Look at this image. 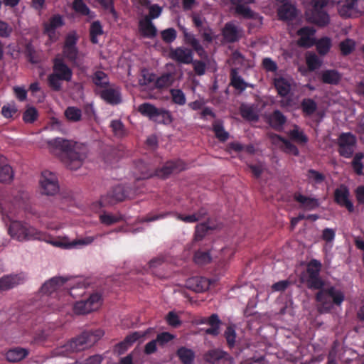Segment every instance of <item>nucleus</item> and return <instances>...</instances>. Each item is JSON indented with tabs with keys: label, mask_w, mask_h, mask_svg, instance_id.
I'll list each match as a JSON object with an SVG mask.
<instances>
[{
	"label": "nucleus",
	"mask_w": 364,
	"mask_h": 364,
	"mask_svg": "<svg viewBox=\"0 0 364 364\" xmlns=\"http://www.w3.org/2000/svg\"><path fill=\"white\" fill-rule=\"evenodd\" d=\"M53 150L59 151L60 160L70 170H77L87 157V147L82 143L63 138H55L48 142Z\"/></svg>",
	"instance_id": "obj_1"
},
{
	"label": "nucleus",
	"mask_w": 364,
	"mask_h": 364,
	"mask_svg": "<svg viewBox=\"0 0 364 364\" xmlns=\"http://www.w3.org/2000/svg\"><path fill=\"white\" fill-rule=\"evenodd\" d=\"M104 335L102 329L85 331L66 344L53 350L54 356H68L70 353L83 350L93 346Z\"/></svg>",
	"instance_id": "obj_2"
},
{
	"label": "nucleus",
	"mask_w": 364,
	"mask_h": 364,
	"mask_svg": "<svg viewBox=\"0 0 364 364\" xmlns=\"http://www.w3.org/2000/svg\"><path fill=\"white\" fill-rule=\"evenodd\" d=\"M208 215V210L205 207L200 208L197 211L193 214L183 215L176 211H166L160 213H150L144 216L143 218L144 222H153L158 220L164 219L168 216H173L176 220L182 221L186 223H194L203 218Z\"/></svg>",
	"instance_id": "obj_3"
},
{
	"label": "nucleus",
	"mask_w": 364,
	"mask_h": 364,
	"mask_svg": "<svg viewBox=\"0 0 364 364\" xmlns=\"http://www.w3.org/2000/svg\"><path fill=\"white\" fill-rule=\"evenodd\" d=\"M10 236L18 241L40 240L41 232L35 228L20 221H11L8 228Z\"/></svg>",
	"instance_id": "obj_4"
},
{
	"label": "nucleus",
	"mask_w": 364,
	"mask_h": 364,
	"mask_svg": "<svg viewBox=\"0 0 364 364\" xmlns=\"http://www.w3.org/2000/svg\"><path fill=\"white\" fill-rule=\"evenodd\" d=\"M322 264L320 261L312 259L306 266V274L303 276V281L309 289H321L324 287V281L320 276Z\"/></svg>",
	"instance_id": "obj_5"
},
{
	"label": "nucleus",
	"mask_w": 364,
	"mask_h": 364,
	"mask_svg": "<svg viewBox=\"0 0 364 364\" xmlns=\"http://www.w3.org/2000/svg\"><path fill=\"white\" fill-rule=\"evenodd\" d=\"M138 111L155 122L170 124L173 122L171 113L165 109L157 108L154 105L144 102L138 107Z\"/></svg>",
	"instance_id": "obj_6"
},
{
	"label": "nucleus",
	"mask_w": 364,
	"mask_h": 364,
	"mask_svg": "<svg viewBox=\"0 0 364 364\" xmlns=\"http://www.w3.org/2000/svg\"><path fill=\"white\" fill-rule=\"evenodd\" d=\"M129 192L127 188L123 186L118 185L113 187L107 194L102 196L99 202L93 204L95 206L105 207L113 205L118 202H122L129 198Z\"/></svg>",
	"instance_id": "obj_7"
},
{
	"label": "nucleus",
	"mask_w": 364,
	"mask_h": 364,
	"mask_svg": "<svg viewBox=\"0 0 364 364\" xmlns=\"http://www.w3.org/2000/svg\"><path fill=\"white\" fill-rule=\"evenodd\" d=\"M338 152L346 159H350L357 146V138L351 132H343L337 139Z\"/></svg>",
	"instance_id": "obj_8"
},
{
	"label": "nucleus",
	"mask_w": 364,
	"mask_h": 364,
	"mask_svg": "<svg viewBox=\"0 0 364 364\" xmlns=\"http://www.w3.org/2000/svg\"><path fill=\"white\" fill-rule=\"evenodd\" d=\"M102 303V295L99 293H93L87 299L76 301L73 306V311L76 314H87L97 310Z\"/></svg>",
	"instance_id": "obj_9"
},
{
	"label": "nucleus",
	"mask_w": 364,
	"mask_h": 364,
	"mask_svg": "<svg viewBox=\"0 0 364 364\" xmlns=\"http://www.w3.org/2000/svg\"><path fill=\"white\" fill-rule=\"evenodd\" d=\"M40 185L42 193L47 196H53L59 191L58 180L56 175L49 171L41 173Z\"/></svg>",
	"instance_id": "obj_10"
},
{
	"label": "nucleus",
	"mask_w": 364,
	"mask_h": 364,
	"mask_svg": "<svg viewBox=\"0 0 364 364\" xmlns=\"http://www.w3.org/2000/svg\"><path fill=\"white\" fill-rule=\"evenodd\" d=\"M168 58L178 63L188 65L193 62V53L192 50L186 47H171L168 50Z\"/></svg>",
	"instance_id": "obj_11"
},
{
	"label": "nucleus",
	"mask_w": 364,
	"mask_h": 364,
	"mask_svg": "<svg viewBox=\"0 0 364 364\" xmlns=\"http://www.w3.org/2000/svg\"><path fill=\"white\" fill-rule=\"evenodd\" d=\"M337 10L342 18H353L360 16L356 0H338Z\"/></svg>",
	"instance_id": "obj_12"
},
{
	"label": "nucleus",
	"mask_w": 364,
	"mask_h": 364,
	"mask_svg": "<svg viewBox=\"0 0 364 364\" xmlns=\"http://www.w3.org/2000/svg\"><path fill=\"white\" fill-rule=\"evenodd\" d=\"M350 191L348 188L341 184L333 193L334 201L341 207H345L349 213L354 211V205L349 200Z\"/></svg>",
	"instance_id": "obj_13"
},
{
	"label": "nucleus",
	"mask_w": 364,
	"mask_h": 364,
	"mask_svg": "<svg viewBox=\"0 0 364 364\" xmlns=\"http://www.w3.org/2000/svg\"><path fill=\"white\" fill-rule=\"evenodd\" d=\"M100 98L107 104L114 106L122 102V94L119 87L109 86L102 90L99 93Z\"/></svg>",
	"instance_id": "obj_14"
},
{
	"label": "nucleus",
	"mask_w": 364,
	"mask_h": 364,
	"mask_svg": "<svg viewBox=\"0 0 364 364\" xmlns=\"http://www.w3.org/2000/svg\"><path fill=\"white\" fill-rule=\"evenodd\" d=\"M222 35L227 43H234L242 38L243 31L232 22H228L222 30Z\"/></svg>",
	"instance_id": "obj_15"
},
{
	"label": "nucleus",
	"mask_w": 364,
	"mask_h": 364,
	"mask_svg": "<svg viewBox=\"0 0 364 364\" xmlns=\"http://www.w3.org/2000/svg\"><path fill=\"white\" fill-rule=\"evenodd\" d=\"M324 7H313L308 14V20L319 27H324L330 22L328 14L323 10Z\"/></svg>",
	"instance_id": "obj_16"
},
{
	"label": "nucleus",
	"mask_w": 364,
	"mask_h": 364,
	"mask_svg": "<svg viewBox=\"0 0 364 364\" xmlns=\"http://www.w3.org/2000/svg\"><path fill=\"white\" fill-rule=\"evenodd\" d=\"M53 73L60 77L64 81L69 82L72 79L73 71L65 64L62 58L55 57L53 60Z\"/></svg>",
	"instance_id": "obj_17"
},
{
	"label": "nucleus",
	"mask_w": 364,
	"mask_h": 364,
	"mask_svg": "<svg viewBox=\"0 0 364 364\" xmlns=\"http://www.w3.org/2000/svg\"><path fill=\"white\" fill-rule=\"evenodd\" d=\"M316 33V30L311 26H304L297 31L299 38L298 45L303 48H310L315 43V38H311Z\"/></svg>",
	"instance_id": "obj_18"
},
{
	"label": "nucleus",
	"mask_w": 364,
	"mask_h": 364,
	"mask_svg": "<svg viewBox=\"0 0 364 364\" xmlns=\"http://www.w3.org/2000/svg\"><path fill=\"white\" fill-rule=\"evenodd\" d=\"M26 277L23 274H9L0 278V291H7L23 283Z\"/></svg>",
	"instance_id": "obj_19"
},
{
	"label": "nucleus",
	"mask_w": 364,
	"mask_h": 364,
	"mask_svg": "<svg viewBox=\"0 0 364 364\" xmlns=\"http://www.w3.org/2000/svg\"><path fill=\"white\" fill-rule=\"evenodd\" d=\"M210 284L209 279L203 277H193L188 279L186 282L188 289L197 293L207 291Z\"/></svg>",
	"instance_id": "obj_20"
},
{
	"label": "nucleus",
	"mask_w": 364,
	"mask_h": 364,
	"mask_svg": "<svg viewBox=\"0 0 364 364\" xmlns=\"http://www.w3.org/2000/svg\"><path fill=\"white\" fill-rule=\"evenodd\" d=\"M318 291L316 294L315 299L318 303V310L321 314L328 313L332 309L331 299L330 296L325 295L326 288L317 289Z\"/></svg>",
	"instance_id": "obj_21"
},
{
	"label": "nucleus",
	"mask_w": 364,
	"mask_h": 364,
	"mask_svg": "<svg viewBox=\"0 0 364 364\" xmlns=\"http://www.w3.org/2000/svg\"><path fill=\"white\" fill-rule=\"evenodd\" d=\"M282 1V4L277 9L279 18L285 21L294 19L297 15L295 6L286 0Z\"/></svg>",
	"instance_id": "obj_22"
},
{
	"label": "nucleus",
	"mask_w": 364,
	"mask_h": 364,
	"mask_svg": "<svg viewBox=\"0 0 364 364\" xmlns=\"http://www.w3.org/2000/svg\"><path fill=\"white\" fill-rule=\"evenodd\" d=\"M294 199L300 204L301 208L306 210H314L320 205L318 199L304 196L298 192L294 194Z\"/></svg>",
	"instance_id": "obj_23"
},
{
	"label": "nucleus",
	"mask_w": 364,
	"mask_h": 364,
	"mask_svg": "<svg viewBox=\"0 0 364 364\" xmlns=\"http://www.w3.org/2000/svg\"><path fill=\"white\" fill-rule=\"evenodd\" d=\"M68 278L63 277H55L46 282L41 288L43 294H51L60 287H61L66 282Z\"/></svg>",
	"instance_id": "obj_24"
},
{
	"label": "nucleus",
	"mask_w": 364,
	"mask_h": 364,
	"mask_svg": "<svg viewBox=\"0 0 364 364\" xmlns=\"http://www.w3.org/2000/svg\"><path fill=\"white\" fill-rule=\"evenodd\" d=\"M200 323L210 326L205 331L206 334L217 336L220 333V326L222 322L218 314H213L208 318H203Z\"/></svg>",
	"instance_id": "obj_25"
},
{
	"label": "nucleus",
	"mask_w": 364,
	"mask_h": 364,
	"mask_svg": "<svg viewBox=\"0 0 364 364\" xmlns=\"http://www.w3.org/2000/svg\"><path fill=\"white\" fill-rule=\"evenodd\" d=\"M184 168V164L181 161H168L161 169L157 172V175L161 177L166 178L171 173L179 172Z\"/></svg>",
	"instance_id": "obj_26"
},
{
	"label": "nucleus",
	"mask_w": 364,
	"mask_h": 364,
	"mask_svg": "<svg viewBox=\"0 0 364 364\" xmlns=\"http://www.w3.org/2000/svg\"><path fill=\"white\" fill-rule=\"evenodd\" d=\"M29 354V350L21 347H14L6 353V358L10 363H18L26 358Z\"/></svg>",
	"instance_id": "obj_27"
},
{
	"label": "nucleus",
	"mask_w": 364,
	"mask_h": 364,
	"mask_svg": "<svg viewBox=\"0 0 364 364\" xmlns=\"http://www.w3.org/2000/svg\"><path fill=\"white\" fill-rule=\"evenodd\" d=\"M139 30L141 35L148 38H154L157 35V29L154 23L150 21V18H144L139 23Z\"/></svg>",
	"instance_id": "obj_28"
},
{
	"label": "nucleus",
	"mask_w": 364,
	"mask_h": 364,
	"mask_svg": "<svg viewBox=\"0 0 364 364\" xmlns=\"http://www.w3.org/2000/svg\"><path fill=\"white\" fill-rule=\"evenodd\" d=\"M176 355L182 364H193L195 361V352L186 346L179 347L176 352Z\"/></svg>",
	"instance_id": "obj_29"
},
{
	"label": "nucleus",
	"mask_w": 364,
	"mask_h": 364,
	"mask_svg": "<svg viewBox=\"0 0 364 364\" xmlns=\"http://www.w3.org/2000/svg\"><path fill=\"white\" fill-rule=\"evenodd\" d=\"M65 24L63 18L60 14L53 15L48 20V23H44L45 33L49 36L54 34L58 28L63 26Z\"/></svg>",
	"instance_id": "obj_30"
},
{
	"label": "nucleus",
	"mask_w": 364,
	"mask_h": 364,
	"mask_svg": "<svg viewBox=\"0 0 364 364\" xmlns=\"http://www.w3.org/2000/svg\"><path fill=\"white\" fill-rule=\"evenodd\" d=\"M269 124L275 130H281L287 122V117L278 109L274 110L269 117Z\"/></svg>",
	"instance_id": "obj_31"
},
{
	"label": "nucleus",
	"mask_w": 364,
	"mask_h": 364,
	"mask_svg": "<svg viewBox=\"0 0 364 364\" xmlns=\"http://www.w3.org/2000/svg\"><path fill=\"white\" fill-rule=\"evenodd\" d=\"M325 295L331 297L332 309L333 306H340L345 300L344 293L333 286L326 288Z\"/></svg>",
	"instance_id": "obj_32"
},
{
	"label": "nucleus",
	"mask_w": 364,
	"mask_h": 364,
	"mask_svg": "<svg viewBox=\"0 0 364 364\" xmlns=\"http://www.w3.org/2000/svg\"><path fill=\"white\" fill-rule=\"evenodd\" d=\"M274 85L280 97H287L291 92V85L284 77H279L274 80Z\"/></svg>",
	"instance_id": "obj_33"
},
{
	"label": "nucleus",
	"mask_w": 364,
	"mask_h": 364,
	"mask_svg": "<svg viewBox=\"0 0 364 364\" xmlns=\"http://www.w3.org/2000/svg\"><path fill=\"white\" fill-rule=\"evenodd\" d=\"M92 83L97 87L102 90L110 85L109 78L105 72L101 70L95 71L91 76Z\"/></svg>",
	"instance_id": "obj_34"
},
{
	"label": "nucleus",
	"mask_w": 364,
	"mask_h": 364,
	"mask_svg": "<svg viewBox=\"0 0 364 364\" xmlns=\"http://www.w3.org/2000/svg\"><path fill=\"white\" fill-rule=\"evenodd\" d=\"M100 235H96L95 236H86L83 238L75 240L70 243H63L61 242H56L54 243V245L55 246L63 247L65 248H71L77 245H88L92 243Z\"/></svg>",
	"instance_id": "obj_35"
},
{
	"label": "nucleus",
	"mask_w": 364,
	"mask_h": 364,
	"mask_svg": "<svg viewBox=\"0 0 364 364\" xmlns=\"http://www.w3.org/2000/svg\"><path fill=\"white\" fill-rule=\"evenodd\" d=\"M321 79L325 84L336 85L341 80V75L336 70H326L322 72Z\"/></svg>",
	"instance_id": "obj_36"
},
{
	"label": "nucleus",
	"mask_w": 364,
	"mask_h": 364,
	"mask_svg": "<svg viewBox=\"0 0 364 364\" xmlns=\"http://www.w3.org/2000/svg\"><path fill=\"white\" fill-rule=\"evenodd\" d=\"M230 85L235 89L238 90L240 92L245 90L247 87H252V85H250L245 82L235 68L232 69L230 72Z\"/></svg>",
	"instance_id": "obj_37"
},
{
	"label": "nucleus",
	"mask_w": 364,
	"mask_h": 364,
	"mask_svg": "<svg viewBox=\"0 0 364 364\" xmlns=\"http://www.w3.org/2000/svg\"><path fill=\"white\" fill-rule=\"evenodd\" d=\"M229 354L220 349H213L208 350L205 355V359L208 363H215L217 361L225 359L228 360Z\"/></svg>",
	"instance_id": "obj_38"
},
{
	"label": "nucleus",
	"mask_w": 364,
	"mask_h": 364,
	"mask_svg": "<svg viewBox=\"0 0 364 364\" xmlns=\"http://www.w3.org/2000/svg\"><path fill=\"white\" fill-rule=\"evenodd\" d=\"M104 33L102 26L100 21H93L90 27V40L93 44L99 43L97 37Z\"/></svg>",
	"instance_id": "obj_39"
},
{
	"label": "nucleus",
	"mask_w": 364,
	"mask_h": 364,
	"mask_svg": "<svg viewBox=\"0 0 364 364\" xmlns=\"http://www.w3.org/2000/svg\"><path fill=\"white\" fill-rule=\"evenodd\" d=\"M316 50L321 55H326L331 48V40L328 37H323L318 40L315 39Z\"/></svg>",
	"instance_id": "obj_40"
},
{
	"label": "nucleus",
	"mask_w": 364,
	"mask_h": 364,
	"mask_svg": "<svg viewBox=\"0 0 364 364\" xmlns=\"http://www.w3.org/2000/svg\"><path fill=\"white\" fill-rule=\"evenodd\" d=\"M100 222L107 226L116 224L123 220L121 215H114L111 213L103 211L99 215Z\"/></svg>",
	"instance_id": "obj_41"
},
{
	"label": "nucleus",
	"mask_w": 364,
	"mask_h": 364,
	"mask_svg": "<svg viewBox=\"0 0 364 364\" xmlns=\"http://www.w3.org/2000/svg\"><path fill=\"white\" fill-rule=\"evenodd\" d=\"M110 127L114 135L118 138H123L127 135V131L120 119L112 120Z\"/></svg>",
	"instance_id": "obj_42"
},
{
	"label": "nucleus",
	"mask_w": 364,
	"mask_h": 364,
	"mask_svg": "<svg viewBox=\"0 0 364 364\" xmlns=\"http://www.w3.org/2000/svg\"><path fill=\"white\" fill-rule=\"evenodd\" d=\"M212 257L208 250H198L194 254L193 260L198 265H205L211 262Z\"/></svg>",
	"instance_id": "obj_43"
},
{
	"label": "nucleus",
	"mask_w": 364,
	"mask_h": 364,
	"mask_svg": "<svg viewBox=\"0 0 364 364\" xmlns=\"http://www.w3.org/2000/svg\"><path fill=\"white\" fill-rule=\"evenodd\" d=\"M185 41L191 46L195 51L199 55H201L204 53L203 46L200 44L199 41L194 36L193 34L184 31Z\"/></svg>",
	"instance_id": "obj_44"
},
{
	"label": "nucleus",
	"mask_w": 364,
	"mask_h": 364,
	"mask_svg": "<svg viewBox=\"0 0 364 364\" xmlns=\"http://www.w3.org/2000/svg\"><path fill=\"white\" fill-rule=\"evenodd\" d=\"M302 112L305 116L312 115L317 109L316 102L311 98H305L301 103Z\"/></svg>",
	"instance_id": "obj_45"
},
{
	"label": "nucleus",
	"mask_w": 364,
	"mask_h": 364,
	"mask_svg": "<svg viewBox=\"0 0 364 364\" xmlns=\"http://www.w3.org/2000/svg\"><path fill=\"white\" fill-rule=\"evenodd\" d=\"M213 130L215 136L220 141H225L229 137V133L224 129L223 124L220 121H215L213 124Z\"/></svg>",
	"instance_id": "obj_46"
},
{
	"label": "nucleus",
	"mask_w": 364,
	"mask_h": 364,
	"mask_svg": "<svg viewBox=\"0 0 364 364\" xmlns=\"http://www.w3.org/2000/svg\"><path fill=\"white\" fill-rule=\"evenodd\" d=\"M72 8L75 13L81 15L89 16L91 11L86 5L83 0H74L72 4Z\"/></svg>",
	"instance_id": "obj_47"
},
{
	"label": "nucleus",
	"mask_w": 364,
	"mask_h": 364,
	"mask_svg": "<svg viewBox=\"0 0 364 364\" xmlns=\"http://www.w3.org/2000/svg\"><path fill=\"white\" fill-rule=\"evenodd\" d=\"M65 116L69 121L77 122L81 120L82 111L76 107H68L65 110Z\"/></svg>",
	"instance_id": "obj_48"
},
{
	"label": "nucleus",
	"mask_w": 364,
	"mask_h": 364,
	"mask_svg": "<svg viewBox=\"0 0 364 364\" xmlns=\"http://www.w3.org/2000/svg\"><path fill=\"white\" fill-rule=\"evenodd\" d=\"M172 102L178 105L183 106L186 103V97L181 89L173 88L170 90Z\"/></svg>",
	"instance_id": "obj_49"
},
{
	"label": "nucleus",
	"mask_w": 364,
	"mask_h": 364,
	"mask_svg": "<svg viewBox=\"0 0 364 364\" xmlns=\"http://www.w3.org/2000/svg\"><path fill=\"white\" fill-rule=\"evenodd\" d=\"M353 161L351 162V166L355 171V173L358 175L363 174V164L362 162V159L364 158V154L362 152L355 153L353 156Z\"/></svg>",
	"instance_id": "obj_50"
},
{
	"label": "nucleus",
	"mask_w": 364,
	"mask_h": 364,
	"mask_svg": "<svg viewBox=\"0 0 364 364\" xmlns=\"http://www.w3.org/2000/svg\"><path fill=\"white\" fill-rule=\"evenodd\" d=\"M245 5H238L235 7V12L236 14L241 16L245 19H254L256 18V13L254 12L250 7Z\"/></svg>",
	"instance_id": "obj_51"
},
{
	"label": "nucleus",
	"mask_w": 364,
	"mask_h": 364,
	"mask_svg": "<svg viewBox=\"0 0 364 364\" xmlns=\"http://www.w3.org/2000/svg\"><path fill=\"white\" fill-rule=\"evenodd\" d=\"M173 82V75L167 73L161 75L156 80L155 85L157 88L162 89L169 87Z\"/></svg>",
	"instance_id": "obj_52"
},
{
	"label": "nucleus",
	"mask_w": 364,
	"mask_h": 364,
	"mask_svg": "<svg viewBox=\"0 0 364 364\" xmlns=\"http://www.w3.org/2000/svg\"><path fill=\"white\" fill-rule=\"evenodd\" d=\"M14 171L9 165H4L0 167V182L9 183L13 180Z\"/></svg>",
	"instance_id": "obj_53"
},
{
	"label": "nucleus",
	"mask_w": 364,
	"mask_h": 364,
	"mask_svg": "<svg viewBox=\"0 0 364 364\" xmlns=\"http://www.w3.org/2000/svg\"><path fill=\"white\" fill-rule=\"evenodd\" d=\"M62 81L64 80L53 73L48 76V85L53 91L58 92L62 89Z\"/></svg>",
	"instance_id": "obj_54"
},
{
	"label": "nucleus",
	"mask_w": 364,
	"mask_h": 364,
	"mask_svg": "<svg viewBox=\"0 0 364 364\" xmlns=\"http://www.w3.org/2000/svg\"><path fill=\"white\" fill-rule=\"evenodd\" d=\"M224 336L227 341V344L230 348H232L235 345L236 331L235 327L228 326L224 332Z\"/></svg>",
	"instance_id": "obj_55"
},
{
	"label": "nucleus",
	"mask_w": 364,
	"mask_h": 364,
	"mask_svg": "<svg viewBox=\"0 0 364 364\" xmlns=\"http://www.w3.org/2000/svg\"><path fill=\"white\" fill-rule=\"evenodd\" d=\"M306 176L310 183H314L316 184L321 183L326 178L324 174L314 169L308 170Z\"/></svg>",
	"instance_id": "obj_56"
},
{
	"label": "nucleus",
	"mask_w": 364,
	"mask_h": 364,
	"mask_svg": "<svg viewBox=\"0 0 364 364\" xmlns=\"http://www.w3.org/2000/svg\"><path fill=\"white\" fill-rule=\"evenodd\" d=\"M240 112L244 119L250 121H257L259 118L254 108L250 106H242L240 109Z\"/></svg>",
	"instance_id": "obj_57"
},
{
	"label": "nucleus",
	"mask_w": 364,
	"mask_h": 364,
	"mask_svg": "<svg viewBox=\"0 0 364 364\" xmlns=\"http://www.w3.org/2000/svg\"><path fill=\"white\" fill-rule=\"evenodd\" d=\"M306 61L308 68L311 71L318 68L322 64V61L315 53L307 55Z\"/></svg>",
	"instance_id": "obj_58"
},
{
	"label": "nucleus",
	"mask_w": 364,
	"mask_h": 364,
	"mask_svg": "<svg viewBox=\"0 0 364 364\" xmlns=\"http://www.w3.org/2000/svg\"><path fill=\"white\" fill-rule=\"evenodd\" d=\"M161 36L166 43H171L177 37V32L173 28H169L161 31Z\"/></svg>",
	"instance_id": "obj_59"
},
{
	"label": "nucleus",
	"mask_w": 364,
	"mask_h": 364,
	"mask_svg": "<svg viewBox=\"0 0 364 364\" xmlns=\"http://www.w3.org/2000/svg\"><path fill=\"white\" fill-rule=\"evenodd\" d=\"M63 53L69 61L75 62L77 58L78 49L77 47H63Z\"/></svg>",
	"instance_id": "obj_60"
},
{
	"label": "nucleus",
	"mask_w": 364,
	"mask_h": 364,
	"mask_svg": "<svg viewBox=\"0 0 364 364\" xmlns=\"http://www.w3.org/2000/svg\"><path fill=\"white\" fill-rule=\"evenodd\" d=\"M210 230L209 226L206 223L198 224L196 226L194 237L196 240H201L207 232Z\"/></svg>",
	"instance_id": "obj_61"
},
{
	"label": "nucleus",
	"mask_w": 364,
	"mask_h": 364,
	"mask_svg": "<svg viewBox=\"0 0 364 364\" xmlns=\"http://www.w3.org/2000/svg\"><path fill=\"white\" fill-rule=\"evenodd\" d=\"M340 49L343 55H348L352 53L355 48V43L352 40L346 39L340 43Z\"/></svg>",
	"instance_id": "obj_62"
},
{
	"label": "nucleus",
	"mask_w": 364,
	"mask_h": 364,
	"mask_svg": "<svg viewBox=\"0 0 364 364\" xmlns=\"http://www.w3.org/2000/svg\"><path fill=\"white\" fill-rule=\"evenodd\" d=\"M38 117V111L34 107L28 108L23 114V119L26 123H33Z\"/></svg>",
	"instance_id": "obj_63"
},
{
	"label": "nucleus",
	"mask_w": 364,
	"mask_h": 364,
	"mask_svg": "<svg viewBox=\"0 0 364 364\" xmlns=\"http://www.w3.org/2000/svg\"><path fill=\"white\" fill-rule=\"evenodd\" d=\"M278 138L283 142L284 146V149L287 153L291 154L296 156L299 154V151L298 148L294 144H292L289 140H287L280 136H278Z\"/></svg>",
	"instance_id": "obj_64"
}]
</instances>
